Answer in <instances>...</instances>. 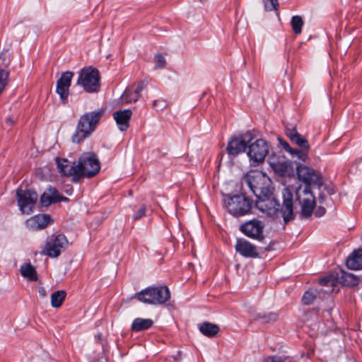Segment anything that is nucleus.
Instances as JSON below:
<instances>
[{"mask_svg": "<svg viewBox=\"0 0 362 362\" xmlns=\"http://www.w3.org/2000/svg\"><path fill=\"white\" fill-rule=\"evenodd\" d=\"M321 291V290L318 291L316 289H309L302 297L303 303L306 305L312 304L317 298V295Z\"/></svg>", "mask_w": 362, "mask_h": 362, "instance_id": "nucleus-27", "label": "nucleus"}, {"mask_svg": "<svg viewBox=\"0 0 362 362\" xmlns=\"http://www.w3.org/2000/svg\"><path fill=\"white\" fill-rule=\"evenodd\" d=\"M105 112V108H100L83 115L79 119L76 133L72 136L73 142L78 144L89 136L96 128Z\"/></svg>", "mask_w": 362, "mask_h": 362, "instance_id": "nucleus-3", "label": "nucleus"}, {"mask_svg": "<svg viewBox=\"0 0 362 362\" xmlns=\"http://www.w3.org/2000/svg\"><path fill=\"white\" fill-rule=\"evenodd\" d=\"M248 143L244 134H235L228 141L226 152L230 157H235L246 151Z\"/></svg>", "mask_w": 362, "mask_h": 362, "instance_id": "nucleus-12", "label": "nucleus"}, {"mask_svg": "<svg viewBox=\"0 0 362 362\" xmlns=\"http://www.w3.org/2000/svg\"><path fill=\"white\" fill-rule=\"evenodd\" d=\"M331 290H332V288L329 289L328 291H324V292L329 293V292H330Z\"/></svg>", "mask_w": 362, "mask_h": 362, "instance_id": "nucleus-49", "label": "nucleus"}, {"mask_svg": "<svg viewBox=\"0 0 362 362\" xmlns=\"http://www.w3.org/2000/svg\"><path fill=\"white\" fill-rule=\"evenodd\" d=\"M291 24L293 32L298 35L302 32V28L304 25L303 20L300 16H294L291 18Z\"/></svg>", "mask_w": 362, "mask_h": 362, "instance_id": "nucleus-28", "label": "nucleus"}, {"mask_svg": "<svg viewBox=\"0 0 362 362\" xmlns=\"http://www.w3.org/2000/svg\"><path fill=\"white\" fill-rule=\"evenodd\" d=\"M235 251L245 257H249V243L243 238H237Z\"/></svg>", "mask_w": 362, "mask_h": 362, "instance_id": "nucleus-25", "label": "nucleus"}, {"mask_svg": "<svg viewBox=\"0 0 362 362\" xmlns=\"http://www.w3.org/2000/svg\"><path fill=\"white\" fill-rule=\"evenodd\" d=\"M288 136L293 143L300 148V150H296L295 151L297 158L305 161L308 158V153L310 149L308 141L295 129L292 130L288 134Z\"/></svg>", "mask_w": 362, "mask_h": 362, "instance_id": "nucleus-14", "label": "nucleus"}, {"mask_svg": "<svg viewBox=\"0 0 362 362\" xmlns=\"http://www.w3.org/2000/svg\"><path fill=\"white\" fill-rule=\"evenodd\" d=\"M324 197H325V195H320V197H319L320 200L321 201L322 199H324Z\"/></svg>", "mask_w": 362, "mask_h": 362, "instance_id": "nucleus-48", "label": "nucleus"}, {"mask_svg": "<svg viewBox=\"0 0 362 362\" xmlns=\"http://www.w3.org/2000/svg\"><path fill=\"white\" fill-rule=\"evenodd\" d=\"M8 78V71L4 69H0V94L7 84Z\"/></svg>", "mask_w": 362, "mask_h": 362, "instance_id": "nucleus-33", "label": "nucleus"}, {"mask_svg": "<svg viewBox=\"0 0 362 362\" xmlns=\"http://www.w3.org/2000/svg\"><path fill=\"white\" fill-rule=\"evenodd\" d=\"M240 230L247 236H249V222H245L240 226Z\"/></svg>", "mask_w": 362, "mask_h": 362, "instance_id": "nucleus-38", "label": "nucleus"}, {"mask_svg": "<svg viewBox=\"0 0 362 362\" xmlns=\"http://www.w3.org/2000/svg\"><path fill=\"white\" fill-rule=\"evenodd\" d=\"M59 172L62 175L72 177L74 181L83 177L90 178L97 175L100 170V163L93 152H85L81 155L77 164L65 158H56Z\"/></svg>", "mask_w": 362, "mask_h": 362, "instance_id": "nucleus-2", "label": "nucleus"}, {"mask_svg": "<svg viewBox=\"0 0 362 362\" xmlns=\"http://www.w3.org/2000/svg\"><path fill=\"white\" fill-rule=\"evenodd\" d=\"M199 329L202 334L208 337H215L220 329L217 325L211 322H204L201 324Z\"/></svg>", "mask_w": 362, "mask_h": 362, "instance_id": "nucleus-23", "label": "nucleus"}, {"mask_svg": "<svg viewBox=\"0 0 362 362\" xmlns=\"http://www.w3.org/2000/svg\"><path fill=\"white\" fill-rule=\"evenodd\" d=\"M66 197L61 196L55 188L49 187L40 197V203L44 206H48L52 203L67 200Z\"/></svg>", "mask_w": 362, "mask_h": 362, "instance_id": "nucleus-18", "label": "nucleus"}, {"mask_svg": "<svg viewBox=\"0 0 362 362\" xmlns=\"http://www.w3.org/2000/svg\"><path fill=\"white\" fill-rule=\"evenodd\" d=\"M21 275L30 281L37 280V274L35 267L30 263H25L21 267Z\"/></svg>", "mask_w": 362, "mask_h": 362, "instance_id": "nucleus-24", "label": "nucleus"}, {"mask_svg": "<svg viewBox=\"0 0 362 362\" xmlns=\"http://www.w3.org/2000/svg\"><path fill=\"white\" fill-rule=\"evenodd\" d=\"M146 211V207L144 205H142L141 208L136 212L134 216H133V220L136 221L142 218L145 216Z\"/></svg>", "mask_w": 362, "mask_h": 362, "instance_id": "nucleus-36", "label": "nucleus"}, {"mask_svg": "<svg viewBox=\"0 0 362 362\" xmlns=\"http://www.w3.org/2000/svg\"><path fill=\"white\" fill-rule=\"evenodd\" d=\"M155 61L156 69H162L165 67L166 61L164 57L161 54H156L155 56Z\"/></svg>", "mask_w": 362, "mask_h": 362, "instance_id": "nucleus-35", "label": "nucleus"}, {"mask_svg": "<svg viewBox=\"0 0 362 362\" xmlns=\"http://www.w3.org/2000/svg\"><path fill=\"white\" fill-rule=\"evenodd\" d=\"M297 175L299 180L306 184L305 186L310 187V185L320 186L322 185L320 174L306 165H299L297 168Z\"/></svg>", "mask_w": 362, "mask_h": 362, "instance_id": "nucleus-13", "label": "nucleus"}, {"mask_svg": "<svg viewBox=\"0 0 362 362\" xmlns=\"http://www.w3.org/2000/svg\"><path fill=\"white\" fill-rule=\"evenodd\" d=\"M247 134H248V132H246V134H245L246 137H247Z\"/></svg>", "mask_w": 362, "mask_h": 362, "instance_id": "nucleus-50", "label": "nucleus"}, {"mask_svg": "<svg viewBox=\"0 0 362 362\" xmlns=\"http://www.w3.org/2000/svg\"><path fill=\"white\" fill-rule=\"evenodd\" d=\"M343 277L346 279H350V283L348 285L354 286L357 284V279L351 274L345 273Z\"/></svg>", "mask_w": 362, "mask_h": 362, "instance_id": "nucleus-41", "label": "nucleus"}, {"mask_svg": "<svg viewBox=\"0 0 362 362\" xmlns=\"http://www.w3.org/2000/svg\"><path fill=\"white\" fill-rule=\"evenodd\" d=\"M263 362H291L290 360L287 358L281 359V358L278 357H271L266 360H264Z\"/></svg>", "mask_w": 362, "mask_h": 362, "instance_id": "nucleus-39", "label": "nucleus"}, {"mask_svg": "<svg viewBox=\"0 0 362 362\" xmlns=\"http://www.w3.org/2000/svg\"><path fill=\"white\" fill-rule=\"evenodd\" d=\"M264 3L267 11H276L279 8L278 0H264Z\"/></svg>", "mask_w": 362, "mask_h": 362, "instance_id": "nucleus-34", "label": "nucleus"}, {"mask_svg": "<svg viewBox=\"0 0 362 362\" xmlns=\"http://www.w3.org/2000/svg\"><path fill=\"white\" fill-rule=\"evenodd\" d=\"M153 322L151 319L136 318L132 325V330L134 332H141L152 327Z\"/></svg>", "mask_w": 362, "mask_h": 362, "instance_id": "nucleus-22", "label": "nucleus"}, {"mask_svg": "<svg viewBox=\"0 0 362 362\" xmlns=\"http://www.w3.org/2000/svg\"><path fill=\"white\" fill-rule=\"evenodd\" d=\"M240 194H226L224 197V206L229 214L235 217H240L249 213V199L245 191L240 189Z\"/></svg>", "mask_w": 362, "mask_h": 362, "instance_id": "nucleus-4", "label": "nucleus"}, {"mask_svg": "<svg viewBox=\"0 0 362 362\" xmlns=\"http://www.w3.org/2000/svg\"><path fill=\"white\" fill-rule=\"evenodd\" d=\"M137 299L144 303L161 305L170 298V293L167 286L148 287L135 295Z\"/></svg>", "mask_w": 362, "mask_h": 362, "instance_id": "nucleus-5", "label": "nucleus"}, {"mask_svg": "<svg viewBox=\"0 0 362 362\" xmlns=\"http://www.w3.org/2000/svg\"><path fill=\"white\" fill-rule=\"evenodd\" d=\"M132 112L129 109L118 110L113 113V118L121 131H126L129 127Z\"/></svg>", "mask_w": 362, "mask_h": 362, "instance_id": "nucleus-17", "label": "nucleus"}, {"mask_svg": "<svg viewBox=\"0 0 362 362\" xmlns=\"http://www.w3.org/2000/svg\"><path fill=\"white\" fill-rule=\"evenodd\" d=\"M325 209L324 207L320 206L315 211V214L317 217H320L325 214Z\"/></svg>", "mask_w": 362, "mask_h": 362, "instance_id": "nucleus-43", "label": "nucleus"}, {"mask_svg": "<svg viewBox=\"0 0 362 362\" xmlns=\"http://www.w3.org/2000/svg\"><path fill=\"white\" fill-rule=\"evenodd\" d=\"M255 209L272 217L277 216L281 213L284 222L288 223L294 218L292 193L288 188L284 189L281 208L273 192L255 199L250 195V213Z\"/></svg>", "mask_w": 362, "mask_h": 362, "instance_id": "nucleus-1", "label": "nucleus"}, {"mask_svg": "<svg viewBox=\"0 0 362 362\" xmlns=\"http://www.w3.org/2000/svg\"><path fill=\"white\" fill-rule=\"evenodd\" d=\"M270 179L262 172H255L250 175V190L253 199L272 192Z\"/></svg>", "mask_w": 362, "mask_h": 362, "instance_id": "nucleus-9", "label": "nucleus"}, {"mask_svg": "<svg viewBox=\"0 0 362 362\" xmlns=\"http://www.w3.org/2000/svg\"><path fill=\"white\" fill-rule=\"evenodd\" d=\"M57 93L59 95L61 100L64 103L67 100L69 88L65 86L57 83Z\"/></svg>", "mask_w": 362, "mask_h": 362, "instance_id": "nucleus-31", "label": "nucleus"}, {"mask_svg": "<svg viewBox=\"0 0 362 362\" xmlns=\"http://www.w3.org/2000/svg\"><path fill=\"white\" fill-rule=\"evenodd\" d=\"M53 223V220L49 214H37L26 221V226L33 230H38L45 228Z\"/></svg>", "mask_w": 362, "mask_h": 362, "instance_id": "nucleus-15", "label": "nucleus"}, {"mask_svg": "<svg viewBox=\"0 0 362 362\" xmlns=\"http://www.w3.org/2000/svg\"><path fill=\"white\" fill-rule=\"evenodd\" d=\"M296 200L301 205L302 215L308 218L311 216L315 205V197L309 186L303 189L298 187L296 192Z\"/></svg>", "mask_w": 362, "mask_h": 362, "instance_id": "nucleus-10", "label": "nucleus"}, {"mask_svg": "<svg viewBox=\"0 0 362 362\" xmlns=\"http://www.w3.org/2000/svg\"><path fill=\"white\" fill-rule=\"evenodd\" d=\"M77 84L88 93L98 92L100 89V74L98 69L85 67L79 72Z\"/></svg>", "mask_w": 362, "mask_h": 362, "instance_id": "nucleus-7", "label": "nucleus"}, {"mask_svg": "<svg viewBox=\"0 0 362 362\" xmlns=\"http://www.w3.org/2000/svg\"><path fill=\"white\" fill-rule=\"evenodd\" d=\"M144 87V82L141 81L137 84L135 88L132 87L127 88L120 98L121 102L122 103H130L137 101L140 97V93Z\"/></svg>", "mask_w": 362, "mask_h": 362, "instance_id": "nucleus-16", "label": "nucleus"}, {"mask_svg": "<svg viewBox=\"0 0 362 362\" xmlns=\"http://www.w3.org/2000/svg\"><path fill=\"white\" fill-rule=\"evenodd\" d=\"M320 284L322 285V286H330V287H332L333 286V284H334V281L332 279H329V278H323L322 279H320Z\"/></svg>", "mask_w": 362, "mask_h": 362, "instance_id": "nucleus-37", "label": "nucleus"}, {"mask_svg": "<svg viewBox=\"0 0 362 362\" xmlns=\"http://www.w3.org/2000/svg\"><path fill=\"white\" fill-rule=\"evenodd\" d=\"M173 359L176 362H179L182 359V351H178L176 355L173 356Z\"/></svg>", "mask_w": 362, "mask_h": 362, "instance_id": "nucleus-45", "label": "nucleus"}, {"mask_svg": "<svg viewBox=\"0 0 362 362\" xmlns=\"http://www.w3.org/2000/svg\"><path fill=\"white\" fill-rule=\"evenodd\" d=\"M281 145L285 151L289 152L293 156H296V150L293 149L286 141L282 142Z\"/></svg>", "mask_w": 362, "mask_h": 362, "instance_id": "nucleus-40", "label": "nucleus"}, {"mask_svg": "<svg viewBox=\"0 0 362 362\" xmlns=\"http://www.w3.org/2000/svg\"><path fill=\"white\" fill-rule=\"evenodd\" d=\"M153 107L157 110H162L165 107V104L163 101L155 100L153 103Z\"/></svg>", "mask_w": 362, "mask_h": 362, "instance_id": "nucleus-42", "label": "nucleus"}, {"mask_svg": "<svg viewBox=\"0 0 362 362\" xmlns=\"http://www.w3.org/2000/svg\"><path fill=\"white\" fill-rule=\"evenodd\" d=\"M259 132L253 129L250 132V162L257 165L264 161L269 153V146L265 140L259 139Z\"/></svg>", "mask_w": 362, "mask_h": 362, "instance_id": "nucleus-6", "label": "nucleus"}, {"mask_svg": "<svg viewBox=\"0 0 362 362\" xmlns=\"http://www.w3.org/2000/svg\"><path fill=\"white\" fill-rule=\"evenodd\" d=\"M39 293H40V294L42 297L45 296V295H46L45 290L43 288H39Z\"/></svg>", "mask_w": 362, "mask_h": 362, "instance_id": "nucleus-47", "label": "nucleus"}, {"mask_svg": "<svg viewBox=\"0 0 362 362\" xmlns=\"http://www.w3.org/2000/svg\"><path fill=\"white\" fill-rule=\"evenodd\" d=\"M5 122L8 124L9 126H11L14 124V121L11 117H7L5 119Z\"/></svg>", "mask_w": 362, "mask_h": 362, "instance_id": "nucleus-46", "label": "nucleus"}, {"mask_svg": "<svg viewBox=\"0 0 362 362\" xmlns=\"http://www.w3.org/2000/svg\"><path fill=\"white\" fill-rule=\"evenodd\" d=\"M66 292L64 291H57L54 292L51 295V304L54 308H59L65 298H66Z\"/></svg>", "mask_w": 362, "mask_h": 362, "instance_id": "nucleus-26", "label": "nucleus"}, {"mask_svg": "<svg viewBox=\"0 0 362 362\" xmlns=\"http://www.w3.org/2000/svg\"><path fill=\"white\" fill-rule=\"evenodd\" d=\"M270 165L273 170L281 175H285L293 168L291 163L284 157H279L276 160H272Z\"/></svg>", "mask_w": 362, "mask_h": 362, "instance_id": "nucleus-19", "label": "nucleus"}, {"mask_svg": "<svg viewBox=\"0 0 362 362\" xmlns=\"http://www.w3.org/2000/svg\"><path fill=\"white\" fill-rule=\"evenodd\" d=\"M74 76L73 72L66 71L63 73L61 77L57 80V83L62 86L70 87L72 77Z\"/></svg>", "mask_w": 362, "mask_h": 362, "instance_id": "nucleus-30", "label": "nucleus"}, {"mask_svg": "<svg viewBox=\"0 0 362 362\" xmlns=\"http://www.w3.org/2000/svg\"><path fill=\"white\" fill-rule=\"evenodd\" d=\"M346 266L353 270L362 269V250H355L347 259Z\"/></svg>", "mask_w": 362, "mask_h": 362, "instance_id": "nucleus-21", "label": "nucleus"}, {"mask_svg": "<svg viewBox=\"0 0 362 362\" xmlns=\"http://www.w3.org/2000/svg\"><path fill=\"white\" fill-rule=\"evenodd\" d=\"M243 183H245L247 186H249V173H246L244 175L241 181V185H243Z\"/></svg>", "mask_w": 362, "mask_h": 362, "instance_id": "nucleus-44", "label": "nucleus"}, {"mask_svg": "<svg viewBox=\"0 0 362 362\" xmlns=\"http://www.w3.org/2000/svg\"><path fill=\"white\" fill-rule=\"evenodd\" d=\"M67 244L68 240L64 235H52L47 239L45 245L40 253L52 258L57 257Z\"/></svg>", "mask_w": 362, "mask_h": 362, "instance_id": "nucleus-8", "label": "nucleus"}, {"mask_svg": "<svg viewBox=\"0 0 362 362\" xmlns=\"http://www.w3.org/2000/svg\"><path fill=\"white\" fill-rule=\"evenodd\" d=\"M264 228V224L261 221L257 219L250 220V238L263 243L264 240V235H263Z\"/></svg>", "mask_w": 362, "mask_h": 362, "instance_id": "nucleus-20", "label": "nucleus"}, {"mask_svg": "<svg viewBox=\"0 0 362 362\" xmlns=\"http://www.w3.org/2000/svg\"><path fill=\"white\" fill-rule=\"evenodd\" d=\"M279 316L278 312H267L264 313L262 315H259L258 318L261 319L264 323H270L276 322Z\"/></svg>", "mask_w": 362, "mask_h": 362, "instance_id": "nucleus-29", "label": "nucleus"}, {"mask_svg": "<svg viewBox=\"0 0 362 362\" xmlns=\"http://www.w3.org/2000/svg\"><path fill=\"white\" fill-rule=\"evenodd\" d=\"M250 257H257L260 254L264 253L267 250V245L265 243L264 246H256L250 243Z\"/></svg>", "mask_w": 362, "mask_h": 362, "instance_id": "nucleus-32", "label": "nucleus"}, {"mask_svg": "<svg viewBox=\"0 0 362 362\" xmlns=\"http://www.w3.org/2000/svg\"><path fill=\"white\" fill-rule=\"evenodd\" d=\"M16 197L18 205L23 214H30L33 212L38 199V195L34 190L18 189Z\"/></svg>", "mask_w": 362, "mask_h": 362, "instance_id": "nucleus-11", "label": "nucleus"}]
</instances>
